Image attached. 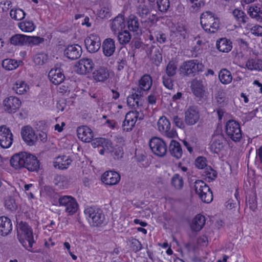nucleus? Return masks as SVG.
Segmentation results:
<instances>
[{
  "instance_id": "nucleus-1",
  "label": "nucleus",
  "mask_w": 262,
  "mask_h": 262,
  "mask_svg": "<svg viewBox=\"0 0 262 262\" xmlns=\"http://www.w3.org/2000/svg\"><path fill=\"white\" fill-rule=\"evenodd\" d=\"M92 145L94 148L98 147L100 155L111 154L117 158L122 157V148L117 145L114 146L110 140L104 138H96L93 140Z\"/></svg>"
},
{
  "instance_id": "nucleus-2",
  "label": "nucleus",
  "mask_w": 262,
  "mask_h": 262,
  "mask_svg": "<svg viewBox=\"0 0 262 262\" xmlns=\"http://www.w3.org/2000/svg\"><path fill=\"white\" fill-rule=\"evenodd\" d=\"M17 231L19 242L27 250L33 252L32 247L35 241L32 228L27 223L20 222Z\"/></svg>"
},
{
  "instance_id": "nucleus-3",
  "label": "nucleus",
  "mask_w": 262,
  "mask_h": 262,
  "mask_svg": "<svg viewBox=\"0 0 262 262\" xmlns=\"http://www.w3.org/2000/svg\"><path fill=\"white\" fill-rule=\"evenodd\" d=\"M200 23L203 29L210 33L216 32L220 28V20L214 14L206 11L202 14Z\"/></svg>"
},
{
  "instance_id": "nucleus-4",
  "label": "nucleus",
  "mask_w": 262,
  "mask_h": 262,
  "mask_svg": "<svg viewBox=\"0 0 262 262\" xmlns=\"http://www.w3.org/2000/svg\"><path fill=\"white\" fill-rule=\"evenodd\" d=\"M84 212L88 222L93 226L101 225L105 220V215L102 210L97 207H87Z\"/></svg>"
},
{
  "instance_id": "nucleus-5",
  "label": "nucleus",
  "mask_w": 262,
  "mask_h": 262,
  "mask_svg": "<svg viewBox=\"0 0 262 262\" xmlns=\"http://www.w3.org/2000/svg\"><path fill=\"white\" fill-rule=\"evenodd\" d=\"M204 66L202 62L196 59H191L184 62L180 67L181 74L184 75L194 76L202 72Z\"/></svg>"
},
{
  "instance_id": "nucleus-6",
  "label": "nucleus",
  "mask_w": 262,
  "mask_h": 262,
  "mask_svg": "<svg viewBox=\"0 0 262 262\" xmlns=\"http://www.w3.org/2000/svg\"><path fill=\"white\" fill-rule=\"evenodd\" d=\"M194 188L196 194L202 202L210 203L213 200V194L209 186L202 180H196L194 182Z\"/></svg>"
},
{
  "instance_id": "nucleus-7",
  "label": "nucleus",
  "mask_w": 262,
  "mask_h": 262,
  "mask_svg": "<svg viewBox=\"0 0 262 262\" xmlns=\"http://www.w3.org/2000/svg\"><path fill=\"white\" fill-rule=\"evenodd\" d=\"M60 207L64 208V211L68 215L75 214L78 208V204L75 198L70 195H63L58 199Z\"/></svg>"
},
{
  "instance_id": "nucleus-8",
  "label": "nucleus",
  "mask_w": 262,
  "mask_h": 262,
  "mask_svg": "<svg viewBox=\"0 0 262 262\" xmlns=\"http://www.w3.org/2000/svg\"><path fill=\"white\" fill-rule=\"evenodd\" d=\"M225 132L227 136L234 142H238L242 138L240 125L235 120H230L226 122Z\"/></svg>"
},
{
  "instance_id": "nucleus-9",
  "label": "nucleus",
  "mask_w": 262,
  "mask_h": 262,
  "mask_svg": "<svg viewBox=\"0 0 262 262\" xmlns=\"http://www.w3.org/2000/svg\"><path fill=\"white\" fill-rule=\"evenodd\" d=\"M20 135L23 141L28 146H33L38 140L35 130L30 125L23 126L20 129Z\"/></svg>"
},
{
  "instance_id": "nucleus-10",
  "label": "nucleus",
  "mask_w": 262,
  "mask_h": 262,
  "mask_svg": "<svg viewBox=\"0 0 262 262\" xmlns=\"http://www.w3.org/2000/svg\"><path fill=\"white\" fill-rule=\"evenodd\" d=\"M149 147L154 154L158 157H163L167 152V146L165 142L158 137L152 138L149 141Z\"/></svg>"
},
{
  "instance_id": "nucleus-11",
  "label": "nucleus",
  "mask_w": 262,
  "mask_h": 262,
  "mask_svg": "<svg viewBox=\"0 0 262 262\" xmlns=\"http://www.w3.org/2000/svg\"><path fill=\"white\" fill-rule=\"evenodd\" d=\"M227 141L222 134L213 135L210 146L212 152L219 154L225 149Z\"/></svg>"
},
{
  "instance_id": "nucleus-12",
  "label": "nucleus",
  "mask_w": 262,
  "mask_h": 262,
  "mask_svg": "<svg viewBox=\"0 0 262 262\" xmlns=\"http://www.w3.org/2000/svg\"><path fill=\"white\" fill-rule=\"evenodd\" d=\"M13 142V135L10 129L6 125L0 126V146L8 148Z\"/></svg>"
},
{
  "instance_id": "nucleus-13",
  "label": "nucleus",
  "mask_w": 262,
  "mask_h": 262,
  "mask_svg": "<svg viewBox=\"0 0 262 262\" xmlns=\"http://www.w3.org/2000/svg\"><path fill=\"white\" fill-rule=\"evenodd\" d=\"M94 66V63L91 59L82 58L76 64V71L81 75L90 74L93 71Z\"/></svg>"
},
{
  "instance_id": "nucleus-14",
  "label": "nucleus",
  "mask_w": 262,
  "mask_h": 262,
  "mask_svg": "<svg viewBox=\"0 0 262 262\" xmlns=\"http://www.w3.org/2000/svg\"><path fill=\"white\" fill-rule=\"evenodd\" d=\"M157 125L159 130L168 138H173L177 136L176 131L171 129L170 122L165 116L160 118Z\"/></svg>"
},
{
  "instance_id": "nucleus-15",
  "label": "nucleus",
  "mask_w": 262,
  "mask_h": 262,
  "mask_svg": "<svg viewBox=\"0 0 262 262\" xmlns=\"http://www.w3.org/2000/svg\"><path fill=\"white\" fill-rule=\"evenodd\" d=\"M21 104L20 100L15 96L7 97L3 102L4 110L9 113L16 112L20 107Z\"/></svg>"
},
{
  "instance_id": "nucleus-16",
  "label": "nucleus",
  "mask_w": 262,
  "mask_h": 262,
  "mask_svg": "<svg viewBox=\"0 0 262 262\" xmlns=\"http://www.w3.org/2000/svg\"><path fill=\"white\" fill-rule=\"evenodd\" d=\"M84 43L89 52L95 53L100 48V38L98 35L95 34H91L85 39Z\"/></svg>"
},
{
  "instance_id": "nucleus-17",
  "label": "nucleus",
  "mask_w": 262,
  "mask_h": 262,
  "mask_svg": "<svg viewBox=\"0 0 262 262\" xmlns=\"http://www.w3.org/2000/svg\"><path fill=\"white\" fill-rule=\"evenodd\" d=\"M138 117L139 113L136 111L128 112L126 114L125 119L123 122L122 128L123 130L126 132L132 130L135 126Z\"/></svg>"
},
{
  "instance_id": "nucleus-18",
  "label": "nucleus",
  "mask_w": 262,
  "mask_h": 262,
  "mask_svg": "<svg viewBox=\"0 0 262 262\" xmlns=\"http://www.w3.org/2000/svg\"><path fill=\"white\" fill-rule=\"evenodd\" d=\"M200 119V114L195 106L188 107L185 112V122L188 125H193L197 123Z\"/></svg>"
},
{
  "instance_id": "nucleus-19",
  "label": "nucleus",
  "mask_w": 262,
  "mask_h": 262,
  "mask_svg": "<svg viewBox=\"0 0 262 262\" xmlns=\"http://www.w3.org/2000/svg\"><path fill=\"white\" fill-rule=\"evenodd\" d=\"M120 180V174L115 171H106L101 176L102 182L107 185H116L119 182Z\"/></svg>"
},
{
  "instance_id": "nucleus-20",
  "label": "nucleus",
  "mask_w": 262,
  "mask_h": 262,
  "mask_svg": "<svg viewBox=\"0 0 262 262\" xmlns=\"http://www.w3.org/2000/svg\"><path fill=\"white\" fill-rule=\"evenodd\" d=\"M82 50L80 46L74 44L68 46L64 51V55L69 59L72 60L77 59L82 54Z\"/></svg>"
},
{
  "instance_id": "nucleus-21",
  "label": "nucleus",
  "mask_w": 262,
  "mask_h": 262,
  "mask_svg": "<svg viewBox=\"0 0 262 262\" xmlns=\"http://www.w3.org/2000/svg\"><path fill=\"white\" fill-rule=\"evenodd\" d=\"M48 78L54 85H58L63 82L65 76L62 70L60 68H53L49 72Z\"/></svg>"
},
{
  "instance_id": "nucleus-22",
  "label": "nucleus",
  "mask_w": 262,
  "mask_h": 262,
  "mask_svg": "<svg viewBox=\"0 0 262 262\" xmlns=\"http://www.w3.org/2000/svg\"><path fill=\"white\" fill-rule=\"evenodd\" d=\"M72 159L68 156L61 155L55 158L53 166L55 168L64 169L68 168L72 163Z\"/></svg>"
},
{
  "instance_id": "nucleus-23",
  "label": "nucleus",
  "mask_w": 262,
  "mask_h": 262,
  "mask_svg": "<svg viewBox=\"0 0 262 262\" xmlns=\"http://www.w3.org/2000/svg\"><path fill=\"white\" fill-rule=\"evenodd\" d=\"M24 167L26 168L29 171H37L39 168V162L37 158L34 155L30 153L26 152Z\"/></svg>"
},
{
  "instance_id": "nucleus-24",
  "label": "nucleus",
  "mask_w": 262,
  "mask_h": 262,
  "mask_svg": "<svg viewBox=\"0 0 262 262\" xmlns=\"http://www.w3.org/2000/svg\"><path fill=\"white\" fill-rule=\"evenodd\" d=\"M77 136L82 141L90 142L93 138V133L92 129L86 126L79 127L77 129Z\"/></svg>"
},
{
  "instance_id": "nucleus-25",
  "label": "nucleus",
  "mask_w": 262,
  "mask_h": 262,
  "mask_svg": "<svg viewBox=\"0 0 262 262\" xmlns=\"http://www.w3.org/2000/svg\"><path fill=\"white\" fill-rule=\"evenodd\" d=\"M125 27V19L122 14H118L112 20L110 24L111 29L114 33H117L122 31Z\"/></svg>"
},
{
  "instance_id": "nucleus-26",
  "label": "nucleus",
  "mask_w": 262,
  "mask_h": 262,
  "mask_svg": "<svg viewBox=\"0 0 262 262\" xmlns=\"http://www.w3.org/2000/svg\"><path fill=\"white\" fill-rule=\"evenodd\" d=\"M102 49L105 56H112L116 50L115 41L111 38L105 39L102 42Z\"/></svg>"
},
{
  "instance_id": "nucleus-27",
  "label": "nucleus",
  "mask_w": 262,
  "mask_h": 262,
  "mask_svg": "<svg viewBox=\"0 0 262 262\" xmlns=\"http://www.w3.org/2000/svg\"><path fill=\"white\" fill-rule=\"evenodd\" d=\"M26 152H20L14 155L10 160L11 166L16 169L24 167Z\"/></svg>"
},
{
  "instance_id": "nucleus-28",
  "label": "nucleus",
  "mask_w": 262,
  "mask_h": 262,
  "mask_svg": "<svg viewBox=\"0 0 262 262\" xmlns=\"http://www.w3.org/2000/svg\"><path fill=\"white\" fill-rule=\"evenodd\" d=\"M191 89L193 94L198 97L202 98L205 95V87L203 85L202 81L193 80L191 82Z\"/></svg>"
},
{
  "instance_id": "nucleus-29",
  "label": "nucleus",
  "mask_w": 262,
  "mask_h": 262,
  "mask_svg": "<svg viewBox=\"0 0 262 262\" xmlns=\"http://www.w3.org/2000/svg\"><path fill=\"white\" fill-rule=\"evenodd\" d=\"M12 230V224L11 220L7 217H0V235L6 236Z\"/></svg>"
},
{
  "instance_id": "nucleus-30",
  "label": "nucleus",
  "mask_w": 262,
  "mask_h": 262,
  "mask_svg": "<svg viewBox=\"0 0 262 262\" xmlns=\"http://www.w3.org/2000/svg\"><path fill=\"white\" fill-rule=\"evenodd\" d=\"M110 77L107 68L100 67L93 73V77L97 81L104 82Z\"/></svg>"
},
{
  "instance_id": "nucleus-31",
  "label": "nucleus",
  "mask_w": 262,
  "mask_h": 262,
  "mask_svg": "<svg viewBox=\"0 0 262 262\" xmlns=\"http://www.w3.org/2000/svg\"><path fill=\"white\" fill-rule=\"evenodd\" d=\"M12 88L13 91L18 95L26 94L30 89L29 85L25 81L21 80L16 81Z\"/></svg>"
},
{
  "instance_id": "nucleus-32",
  "label": "nucleus",
  "mask_w": 262,
  "mask_h": 262,
  "mask_svg": "<svg viewBox=\"0 0 262 262\" xmlns=\"http://www.w3.org/2000/svg\"><path fill=\"white\" fill-rule=\"evenodd\" d=\"M248 13L249 16L257 21H262V5H251L249 7Z\"/></svg>"
},
{
  "instance_id": "nucleus-33",
  "label": "nucleus",
  "mask_w": 262,
  "mask_h": 262,
  "mask_svg": "<svg viewBox=\"0 0 262 262\" xmlns=\"http://www.w3.org/2000/svg\"><path fill=\"white\" fill-rule=\"evenodd\" d=\"M205 222V217L203 215L198 214L192 219L190 228L194 231H199L204 227Z\"/></svg>"
},
{
  "instance_id": "nucleus-34",
  "label": "nucleus",
  "mask_w": 262,
  "mask_h": 262,
  "mask_svg": "<svg viewBox=\"0 0 262 262\" xmlns=\"http://www.w3.org/2000/svg\"><path fill=\"white\" fill-rule=\"evenodd\" d=\"M216 47L220 52L228 53L232 48V43L229 39L222 38L216 41Z\"/></svg>"
},
{
  "instance_id": "nucleus-35",
  "label": "nucleus",
  "mask_w": 262,
  "mask_h": 262,
  "mask_svg": "<svg viewBox=\"0 0 262 262\" xmlns=\"http://www.w3.org/2000/svg\"><path fill=\"white\" fill-rule=\"evenodd\" d=\"M169 151L172 156L180 159L183 154L180 144L177 141L172 140L169 145Z\"/></svg>"
},
{
  "instance_id": "nucleus-36",
  "label": "nucleus",
  "mask_w": 262,
  "mask_h": 262,
  "mask_svg": "<svg viewBox=\"0 0 262 262\" xmlns=\"http://www.w3.org/2000/svg\"><path fill=\"white\" fill-rule=\"evenodd\" d=\"M246 67L250 71H262V60L259 59H249L245 64Z\"/></svg>"
},
{
  "instance_id": "nucleus-37",
  "label": "nucleus",
  "mask_w": 262,
  "mask_h": 262,
  "mask_svg": "<svg viewBox=\"0 0 262 262\" xmlns=\"http://www.w3.org/2000/svg\"><path fill=\"white\" fill-rule=\"evenodd\" d=\"M152 83L151 76L148 74L144 75L139 81V88L144 91H148Z\"/></svg>"
},
{
  "instance_id": "nucleus-38",
  "label": "nucleus",
  "mask_w": 262,
  "mask_h": 262,
  "mask_svg": "<svg viewBox=\"0 0 262 262\" xmlns=\"http://www.w3.org/2000/svg\"><path fill=\"white\" fill-rule=\"evenodd\" d=\"M54 184L59 189H64L68 188L69 181L68 178L63 175H57L54 179Z\"/></svg>"
},
{
  "instance_id": "nucleus-39",
  "label": "nucleus",
  "mask_w": 262,
  "mask_h": 262,
  "mask_svg": "<svg viewBox=\"0 0 262 262\" xmlns=\"http://www.w3.org/2000/svg\"><path fill=\"white\" fill-rule=\"evenodd\" d=\"M219 78L222 84H228L231 82L233 77L229 70L223 69L219 72Z\"/></svg>"
},
{
  "instance_id": "nucleus-40",
  "label": "nucleus",
  "mask_w": 262,
  "mask_h": 262,
  "mask_svg": "<svg viewBox=\"0 0 262 262\" xmlns=\"http://www.w3.org/2000/svg\"><path fill=\"white\" fill-rule=\"evenodd\" d=\"M10 42L12 45L18 46H23L27 45V35L17 34L10 38Z\"/></svg>"
},
{
  "instance_id": "nucleus-41",
  "label": "nucleus",
  "mask_w": 262,
  "mask_h": 262,
  "mask_svg": "<svg viewBox=\"0 0 262 262\" xmlns=\"http://www.w3.org/2000/svg\"><path fill=\"white\" fill-rule=\"evenodd\" d=\"M19 29L24 32L30 33L34 31L36 26L32 20H25L18 24Z\"/></svg>"
},
{
  "instance_id": "nucleus-42",
  "label": "nucleus",
  "mask_w": 262,
  "mask_h": 262,
  "mask_svg": "<svg viewBox=\"0 0 262 262\" xmlns=\"http://www.w3.org/2000/svg\"><path fill=\"white\" fill-rule=\"evenodd\" d=\"M10 16L12 19L18 21L25 18L26 13L20 8H13L10 10Z\"/></svg>"
},
{
  "instance_id": "nucleus-43",
  "label": "nucleus",
  "mask_w": 262,
  "mask_h": 262,
  "mask_svg": "<svg viewBox=\"0 0 262 262\" xmlns=\"http://www.w3.org/2000/svg\"><path fill=\"white\" fill-rule=\"evenodd\" d=\"M20 63V61L11 59H6L3 60L2 66L6 70L11 71L18 68Z\"/></svg>"
},
{
  "instance_id": "nucleus-44",
  "label": "nucleus",
  "mask_w": 262,
  "mask_h": 262,
  "mask_svg": "<svg viewBox=\"0 0 262 262\" xmlns=\"http://www.w3.org/2000/svg\"><path fill=\"white\" fill-rule=\"evenodd\" d=\"M127 27L130 31L137 32L139 30L138 18L134 15H130L127 20Z\"/></svg>"
},
{
  "instance_id": "nucleus-45",
  "label": "nucleus",
  "mask_w": 262,
  "mask_h": 262,
  "mask_svg": "<svg viewBox=\"0 0 262 262\" xmlns=\"http://www.w3.org/2000/svg\"><path fill=\"white\" fill-rule=\"evenodd\" d=\"M171 184L176 189H181L184 185L183 178L180 174L175 173L171 178Z\"/></svg>"
},
{
  "instance_id": "nucleus-46",
  "label": "nucleus",
  "mask_w": 262,
  "mask_h": 262,
  "mask_svg": "<svg viewBox=\"0 0 262 262\" xmlns=\"http://www.w3.org/2000/svg\"><path fill=\"white\" fill-rule=\"evenodd\" d=\"M232 14L235 18L241 24H245L249 19L245 13L239 9H235L233 10Z\"/></svg>"
},
{
  "instance_id": "nucleus-47",
  "label": "nucleus",
  "mask_w": 262,
  "mask_h": 262,
  "mask_svg": "<svg viewBox=\"0 0 262 262\" xmlns=\"http://www.w3.org/2000/svg\"><path fill=\"white\" fill-rule=\"evenodd\" d=\"M118 40L121 45H126L128 43L131 39V35L128 31L124 30L118 32Z\"/></svg>"
},
{
  "instance_id": "nucleus-48",
  "label": "nucleus",
  "mask_w": 262,
  "mask_h": 262,
  "mask_svg": "<svg viewBox=\"0 0 262 262\" xmlns=\"http://www.w3.org/2000/svg\"><path fill=\"white\" fill-rule=\"evenodd\" d=\"M48 59V55L43 52L37 53L33 57V61L37 66L44 64L47 62Z\"/></svg>"
},
{
  "instance_id": "nucleus-49",
  "label": "nucleus",
  "mask_w": 262,
  "mask_h": 262,
  "mask_svg": "<svg viewBox=\"0 0 262 262\" xmlns=\"http://www.w3.org/2000/svg\"><path fill=\"white\" fill-rule=\"evenodd\" d=\"M172 32L179 39H184L187 34V31L184 26L180 24L177 25Z\"/></svg>"
},
{
  "instance_id": "nucleus-50",
  "label": "nucleus",
  "mask_w": 262,
  "mask_h": 262,
  "mask_svg": "<svg viewBox=\"0 0 262 262\" xmlns=\"http://www.w3.org/2000/svg\"><path fill=\"white\" fill-rule=\"evenodd\" d=\"M203 176L206 180L210 182L215 180L217 176V173L212 168L208 167L205 169Z\"/></svg>"
},
{
  "instance_id": "nucleus-51",
  "label": "nucleus",
  "mask_w": 262,
  "mask_h": 262,
  "mask_svg": "<svg viewBox=\"0 0 262 262\" xmlns=\"http://www.w3.org/2000/svg\"><path fill=\"white\" fill-rule=\"evenodd\" d=\"M194 41L196 44L194 47L195 51L199 50L201 48L205 46L208 42L207 38L201 35H198L197 37H195Z\"/></svg>"
},
{
  "instance_id": "nucleus-52",
  "label": "nucleus",
  "mask_w": 262,
  "mask_h": 262,
  "mask_svg": "<svg viewBox=\"0 0 262 262\" xmlns=\"http://www.w3.org/2000/svg\"><path fill=\"white\" fill-rule=\"evenodd\" d=\"M140 96L136 93L128 96L127 98V103L128 106L135 107L139 105Z\"/></svg>"
},
{
  "instance_id": "nucleus-53",
  "label": "nucleus",
  "mask_w": 262,
  "mask_h": 262,
  "mask_svg": "<svg viewBox=\"0 0 262 262\" xmlns=\"http://www.w3.org/2000/svg\"><path fill=\"white\" fill-rule=\"evenodd\" d=\"M4 205L6 209L10 211L15 210L17 208V205L15 200L10 196L5 198Z\"/></svg>"
},
{
  "instance_id": "nucleus-54",
  "label": "nucleus",
  "mask_w": 262,
  "mask_h": 262,
  "mask_svg": "<svg viewBox=\"0 0 262 262\" xmlns=\"http://www.w3.org/2000/svg\"><path fill=\"white\" fill-rule=\"evenodd\" d=\"M157 5L159 11L165 12L169 8L170 3L169 0H157Z\"/></svg>"
},
{
  "instance_id": "nucleus-55",
  "label": "nucleus",
  "mask_w": 262,
  "mask_h": 262,
  "mask_svg": "<svg viewBox=\"0 0 262 262\" xmlns=\"http://www.w3.org/2000/svg\"><path fill=\"white\" fill-rule=\"evenodd\" d=\"M177 69V64L173 61H171L169 62L166 69L167 76L171 77L174 76L176 74Z\"/></svg>"
},
{
  "instance_id": "nucleus-56",
  "label": "nucleus",
  "mask_w": 262,
  "mask_h": 262,
  "mask_svg": "<svg viewBox=\"0 0 262 262\" xmlns=\"http://www.w3.org/2000/svg\"><path fill=\"white\" fill-rule=\"evenodd\" d=\"M43 41V39L38 36L27 35V44L31 46L38 45Z\"/></svg>"
},
{
  "instance_id": "nucleus-57",
  "label": "nucleus",
  "mask_w": 262,
  "mask_h": 262,
  "mask_svg": "<svg viewBox=\"0 0 262 262\" xmlns=\"http://www.w3.org/2000/svg\"><path fill=\"white\" fill-rule=\"evenodd\" d=\"M255 164L258 167L262 168V146L256 150Z\"/></svg>"
},
{
  "instance_id": "nucleus-58",
  "label": "nucleus",
  "mask_w": 262,
  "mask_h": 262,
  "mask_svg": "<svg viewBox=\"0 0 262 262\" xmlns=\"http://www.w3.org/2000/svg\"><path fill=\"white\" fill-rule=\"evenodd\" d=\"M130 247L133 251L137 252L142 249V245L138 240L134 238H132L130 240Z\"/></svg>"
},
{
  "instance_id": "nucleus-59",
  "label": "nucleus",
  "mask_w": 262,
  "mask_h": 262,
  "mask_svg": "<svg viewBox=\"0 0 262 262\" xmlns=\"http://www.w3.org/2000/svg\"><path fill=\"white\" fill-rule=\"evenodd\" d=\"M138 11L140 16L142 17H146L150 12V10L147 6L144 4L139 5L138 7Z\"/></svg>"
},
{
  "instance_id": "nucleus-60",
  "label": "nucleus",
  "mask_w": 262,
  "mask_h": 262,
  "mask_svg": "<svg viewBox=\"0 0 262 262\" xmlns=\"http://www.w3.org/2000/svg\"><path fill=\"white\" fill-rule=\"evenodd\" d=\"M215 99L219 104L224 105L227 102L225 93L223 91H219L216 96Z\"/></svg>"
},
{
  "instance_id": "nucleus-61",
  "label": "nucleus",
  "mask_w": 262,
  "mask_h": 262,
  "mask_svg": "<svg viewBox=\"0 0 262 262\" xmlns=\"http://www.w3.org/2000/svg\"><path fill=\"white\" fill-rule=\"evenodd\" d=\"M251 33L256 36H262V26L255 25L250 29Z\"/></svg>"
},
{
  "instance_id": "nucleus-62",
  "label": "nucleus",
  "mask_w": 262,
  "mask_h": 262,
  "mask_svg": "<svg viewBox=\"0 0 262 262\" xmlns=\"http://www.w3.org/2000/svg\"><path fill=\"white\" fill-rule=\"evenodd\" d=\"M204 0H189L191 3V7L195 11H198L204 4Z\"/></svg>"
},
{
  "instance_id": "nucleus-63",
  "label": "nucleus",
  "mask_w": 262,
  "mask_h": 262,
  "mask_svg": "<svg viewBox=\"0 0 262 262\" xmlns=\"http://www.w3.org/2000/svg\"><path fill=\"white\" fill-rule=\"evenodd\" d=\"M163 83L165 88L169 90H172L173 86V81L168 76L163 77Z\"/></svg>"
},
{
  "instance_id": "nucleus-64",
  "label": "nucleus",
  "mask_w": 262,
  "mask_h": 262,
  "mask_svg": "<svg viewBox=\"0 0 262 262\" xmlns=\"http://www.w3.org/2000/svg\"><path fill=\"white\" fill-rule=\"evenodd\" d=\"M206 159L204 157H198L195 160V165L200 169H203L207 165Z\"/></svg>"
}]
</instances>
